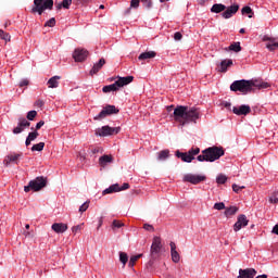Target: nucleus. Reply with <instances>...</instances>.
<instances>
[{
	"label": "nucleus",
	"mask_w": 278,
	"mask_h": 278,
	"mask_svg": "<svg viewBox=\"0 0 278 278\" xmlns=\"http://www.w3.org/2000/svg\"><path fill=\"white\" fill-rule=\"evenodd\" d=\"M123 190H129V184L124 182L122 187H119V192Z\"/></svg>",
	"instance_id": "56"
},
{
	"label": "nucleus",
	"mask_w": 278,
	"mask_h": 278,
	"mask_svg": "<svg viewBox=\"0 0 278 278\" xmlns=\"http://www.w3.org/2000/svg\"><path fill=\"white\" fill-rule=\"evenodd\" d=\"M56 10H60L61 8H64L62 2L55 4Z\"/></svg>",
	"instance_id": "59"
},
{
	"label": "nucleus",
	"mask_w": 278,
	"mask_h": 278,
	"mask_svg": "<svg viewBox=\"0 0 278 278\" xmlns=\"http://www.w3.org/2000/svg\"><path fill=\"white\" fill-rule=\"evenodd\" d=\"M240 10V5L232 4L231 7H228L222 14L223 18H231L233 14H236Z\"/></svg>",
	"instance_id": "17"
},
{
	"label": "nucleus",
	"mask_w": 278,
	"mask_h": 278,
	"mask_svg": "<svg viewBox=\"0 0 278 278\" xmlns=\"http://www.w3.org/2000/svg\"><path fill=\"white\" fill-rule=\"evenodd\" d=\"M238 213V206H230V207H227L225 210V216L229 217V216H235V214Z\"/></svg>",
	"instance_id": "30"
},
{
	"label": "nucleus",
	"mask_w": 278,
	"mask_h": 278,
	"mask_svg": "<svg viewBox=\"0 0 278 278\" xmlns=\"http://www.w3.org/2000/svg\"><path fill=\"white\" fill-rule=\"evenodd\" d=\"M182 38H184V35H181L180 31H177V33L174 34V40L179 41V40H181Z\"/></svg>",
	"instance_id": "52"
},
{
	"label": "nucleus",
	"mask_w": 278,
	"mask_h": 278,
	"mask_svg": "<svg viewBox=\"0 0 278 278\" xmlns=\"http://www.w3.org/2000/svg\"><path fill=\"white\" fill-rule=\"evenodd\" d=\"M36 116H38V112H36V111H29V112L27 113L26 118H27L28 121H34V119L36 118Z\"/></svg>",
	"instance_id": "39"
},
{
	"label": "nucleus",
	"mask_w": 278,
	"mask_h": 278,
	"mask_svg": "<svg viewBox=\"0 0 278 278\" xmlns=\"http://www.w3.org/2000/svg\"><path fill=\"white\" fill-rule=\"evenodd\" d=\"M266 48H267L269 51H275V49L278 48V42L267 43Z\"/></svg>",
	"instance_id": "48"
},
{
	"label": "nucleus",
	"mask_w": 278,
	"mask_h": 278,
	"mask_svg": "<svg viewBox=\"0 0 278 278\" xmlns=\"http://www.w3.org/2000/svg\"><path fill=\"white\" fill-rule=\"evenodd\" d=\"M239 33H240V34H245L244 28H241V29L239 30Z\"/></svg>",
	"instance_id": "63"
},
{
	"label": "nucleus",
	"mask_w": 278,
	"mask_h": 278,
	"mask_svg": "<svg viewBox=\"0 0 278 278\" xmlns=\"http://www.w3.org/2000/svg\"><path fill=\"white\" fill-rule=\"evenodd\" d=\"M35 105H36V108H42V105H45V101H42V100H37V101L35 102Z\"/></svg>",
	"instance_id": "57"
},
{
	"label": "nucleus",
	"mask_w": 278,
	"mask_h": 278,
	"mask_svg": "<svg viewBox=\"0 0 278 278\" xmlns=\"http://www.w3.org/2000/svg\"><path fill=\"white\" fill-rule=\"evenodd\" d=\"M143 7L147 8V10H151L153 8V1L148 0L143 3Z\"/></svg>",
	"instance_id": "51"
},
{
	"label": "nucleus",
	"mask_w": 278,
	"mask_h": 278,
	"mask_svg": "<svg viewBox=\"0 0 278 278\" xmlns=\"http://www.w3.org/2000/svg\"><path fill=\"white\" fill-rule=\"evenodd\" d=\"M130 8H132L134 10H138V8H140V0H131Z\"/></svg>",
	"instance_id": "41"
},
{
	"label": "nucleus",
	"mask_w": 278,
	"mask_h": 278,
	"mask_svg": "<svg viewBox=\"0 0 278 278\" xmlns=\"http://www.w3.org/2000/svg\"><path fill=\"white\" fill-rule=\"evenodd\" d=\"M34 5L31 12H37L39 16H42L45 10H53V0H34Z\"/></svg>",
	"instance_id": "8"
},
{
	"label": "nucleus",
	"mask_w": 278,
	"mask_h": 278,
	"mask_svg": "<svg viewBox=\"0 0 278 278\" xmlns=\"http://www.w3.org/2000/svg\"><path fill=\"white\" fill-rule=\"evenodd\" d=\"M43 149H45V142H39L31 147V151H42Z\"/></svg>",
	"instance_id": "36"
},
{
	"label": "nucleus",
	"mask_w": 278,
	"mask_h": 278,
	"mask_svg": "<svg viewBox=\"0 0 278 278\" xmlns=\"http://www.w3.org/2000/svg\"><path fill=\"white\" fill-rule=\"evenodd\" d=\"M105 66V59H100L98 63L93 65V67L90 71V75H97L101 68Z\"/></svg>",
	"instance_id": "21"
},
{
	"label": "nucleus",
	"mask_w": 278,
	"mask_h": 278,
	"mask_svg": "<svg viewBox=\"0 0 278 278\" xmlns=\"http://www.w3.org/2000/svg\"><path fill=\"white\" fill-rule=\"evenodd\" d=\"M155 55H157V53L155 51H147V52H142L139 56L138 60L140 62L144 61V60H153V58H155Z\"/></svg>",
	"instance_id": "22"
},
{
	"label": "nucleus",
	"mask_w": 278,
	"mask_h": 278,
	"mask_svg": "<svg viewBox=\"0 0 278 278\" xmlns=\"http://www.w3.org/2000/svg\"><path fill=\"white\" fill-rule=\"evenodd\" d=\"M30 125L31 123L25 119V117H20L17 126L13 129V134L15 135L23 134V131H25V127H30Z\"/></svg>",
	"instance_id": "14"
},
{
	"label": "nucleus",
	"mask_w": 278,
	"mask_h": 278,
	"mask_svg": "<svg viewBox=\"0 0 278 278\" xmlns=\"http://www.w3.org/2000/svg\"><path fill=\"white\" fill-rule=\"evenodd\" d=\"M253 88H257V90H266V88H270V84L257 80H235L230 85V90L232 92H241V94H249V92H253Z\"/></svg>",
	"instance_id": "2"
},
{
	"label": "nucleus",
	"mask_w": 278,
	"mask_h": 278,
	"mask_svg": "<svg viewBox=\"0 0 278 278\" xmlns=\"http://www.w3.org/2000/svg\"><path fill=\"white\" fill-rule=\"evenodd\" d=\"M249 225V219L247 218V215L241 214L238 216L237 222L233 225V231L238 232L243 227H247Z\"/></svg>",
	"instance_id": "13"
},
{
	"label": "nucleus",
	"mask_w": 278,
	"mask_h": 278,
	"mask_svg": "<svg viewBox=\"0 0 278 278\" xmlns=\"http://www.w3.org/2000/svg\"><path fill=\"white\" fill-rule=\"evenodd\" d=\"M45 27H55V17H51L48 22H46Z\"/></svg>",
	"instance_id": "42"
},
{
	"label": "nucleus",
	"mask_w": 278,
	"mask_h": 278,
	"mask_svg": "<svg viewBox=\"0 0 278 278\" xmlns=\"http://www.w3.org/2000/svg\"><path fill=\"white\" fill-rule=\"evenodd\" d=\"M72 231H73L74 233H77V231H81V225L74 226V227L72 228Z\"/></svg>",
	"instance_id": "55"
},
{
	"label": "nucleus",
	"mask_w": 278,
	"mask_h": 278,
	"mask_svg": "<svg viewBox=\"0 0 278 278\" xmlns=\"http://www.w3.org/2000/svg\"><path fill=\"white\" fill-rule=\"evenodd\" d=\"M125 224H123V222L121 220H116L114 219L112 223V229H121V227H124Z\"/></svg>",
	"instance_id": "37"
},
{
	"label": "nucleus",
	"mask_w": 278,
	"mask_h": 278,
	"mask_svg": "<svg viewBox=\"0 0 278 278\" xmlns=\"http://www.w3.org/2000/svg\"><path fill=\"white\" fill-rule=\"evenodd\" d=\"M121 127H110V126H102L96 130V136H100V138H105V136H115L119 134Z\"/></svg>",
	"instance_id": "10"
},
{
	"label": "nucleus",
	"mask_w": 278,
	"mask_h": 278,
	"mask_svg": "<svg viewBox=\"0 0 278 278\" xmlns=\"http://www.w3.org/2000/svg\"><path fill=\"white\" fill-rule=\"evenodd\" d=\"M131 81H134V76L118 77L114 84L104 86L102 91L104 93L117 92L118 88H123V86H129Z\"/></svg>",
	"instance_id": "5"
},
{
	"label": "nucleus",
	"mask_w": 278,
	"mask_h": 278,
	"mask_svg": "<svg viewBox=\"0 0 278 278\" xmlns=\"http://www.w3.org/2000/svg\"><path fill=\"white\" fill-rule=\"evenodd\" d=\"M18 157H21V154H10V155H8L9 162H18Z\"/></svg>",
	"instance_id": "40"
},
{
	"label": "nucleus",
	"mask_w": 278,
	"mask_h": 278,
	"mask_svg": "<svg viewBox=\"0 0 278 278\" xmlns=\"http://www.w3.org/2000/svg\"><path fill=\"white\" fill-rule=\"evenodd\" d=\"M201 118V110L194 106L178 105L174 110V121L179 123L181 127L188 123H197Z\"/></svg>",
	"instance_id": "1"
},
{
	"label": "nucleus",
	"mask_w": 278,
	"mask_h": 278,
	"mask_svg": "<svg viewBox=\"0 0 278 278\" xmlns=\"http://www.w3.org/2000/svg\"><path fill=\"white\" fill-rule=\"evenodd\" d=\"M12 36L10 34L3 31V29H0V40H5V42H10Z\"/></svg>",
	"instance_id": "33"
},
{
	"label": "nucleus",
	"mask_w": 278,
	"mask_h": 278,
	"mask_svg": "<svg viewBox=\"0 0 278 278\" xmlns=\"http://www.w3.org/2000/svg\"><path fill=\"white\" fill-rule=\"evenodd\" d=\"M232 112L237 116H247V114H251V106L247 104H242L239 108L233 106Z\"/></svg>",
	"instance_id": "15"
},
{
	"label": "nucleus",
	"mask_w": 278,
	"mask_h": 278,
	"mask_svg": "<svg viewBox=\"0 0 278 278\" xmlns=\"http://www.w3.org/2000/svg\"><path fill=\"white\" fill-rule=\"evenodd\" d=\"M225 155V150L216 146L206 148L202 151V154L198 155V162H216Z\"/></svg>",
	"instance_id": "3"
},
{
	"label": "nucleus",
	"mask_w": 278,
	"mask_h": 278,
	"mask_svg": "<svg viewBox=\"0 0 278 278\" xmlns=\"http://www.w3.org/2000/svg\"><path fill=\"white\" fill-rule=\"evenodd\" d=\"M88 207H90V202H85L80 207H79V212L84 213L86 212V210H88Z\"/></svg>",
	"instance_id": "47"
},
{
	"label": "nucleus",
	"mask_w": 278,
	"mask_h": 278,
	"mask_svg": "<svg viewBox=\"0 0 278 278\" xmlns=\"http://www.w3.org/2000/svg\"><path fill=\"white\" fill-rule=\"evenodd\" d=\"M162 255V239L160 237H154L151 248H150V260L148 266L152 267L156 260H160Z\"/></svg>",
	"instance_id": "4"
},
{
	"label": "nucleus",
	"mask_w": 278,
	"mask_h": 278,
	"mask_svg": "<svg viewBox=\"0 0 278 278\" xmlns=\"http://www.w3.org/2000/svg\"><path fill=\"white\" fill-rule=\"evenodd\" d=\"M170 155V151L169 150H163L157 152V160L159 162H164L165 160H168Z\"/></svg>",
	"instance_id": "27"
},
{
	"label": "nucleus",
	"mask_w": 278,
	"mask_h": 278,
	"mask_svg": "<svg viewBox=\"0 0 278 278\" xmlns=\"http://www.w3.org/2000/svg\"><path fill=\"white\" fill-rule=\"evenodd\" d=\"M40 136V134H38V130H35L33 132H29L27 138L30 142H34V140H36V138H38Z\"/></svg>",
	"instance_id": "35"
},
{
	"label": "nucleus",
	"mask_w": 278,
	"mask_h": 278,
	"mask_svg": "<svg viewBox=\"0 0 278 278\" xmlns=\"http://www.w3.org/2000/svg\"><path fill=\"white\" fill-rule=\"evenodd\" d=\"M113 192H121V186L118 184L111 185L102 192V194H113Z\"/></svg>",
	"instance_id": "23"
},
{
	"label": "nucleus",
	"mask_w": 278,
	"mask_h": 278,
	"mask_svg": "<svg viewBox=\"0 0 278 278\" xmlns=\"http://www.w3.org/2000/svg\"><path fill=\"white\" fill-rule=\"evenodd\" d=\"M114 162V157L112 155L104 154L100 156L99 164L102 168H105L109 164H112Z\"/></svg>",
	"instance_id": "20"
},
{
	"label": "nucleus",
	"mask_w": 278,
	"mask_h": 278,
	"mask_svg": "<svg viewBox=\"0 0 278 278\" xmlns=\"http://www.w3.org/2000/svg\"><path fill=\"white\" fill-rule=\"evenodd\" d=\"M269 203H274V205H277L278 198H277L276 193H274L271 197H269Z\"/></svg>",
	"instance_id": "49"
},
{
	"label": "nucleus",
	"mask_w": 278,
	"mask_h": 278,
	"mask_svg": "<svg viewBox=\"0 0 278 278\" xmlns=\"http://www.w3.org/2000/svg\"><path fill=\"white\" fill-rule=\"evenodd\" d=\"M170 247V255H172V261L174 262V264H179L181 256L179 255V252H177V245L175 244V242H170L169 243Z\"/></svg>",
	"instance_id": "18"
},
{
	"label": "nucleus",
	"mask_w": 278,
	"mask_h": 278,
	"mask_svg": "<svg viewBox=\"0 0 278 278\" xmlns=\"http://www.w3.org/2000/svg\"><path fill=\"white\" fill-rule=\"evenodd\" d=\"M256 278H268V276L266 274L257 276Z\"/></svg>",
	"instance_id": "61"
},
{
	"label": "nucleus",
	"mask_w": 278,
	"mask_h": 278,
	"mask_svg": "<svg viewBox=\"0 0 278 278\" xmlns=\"http://www.w3.org/2000/svg\"><path fill=\"white\" fill-rule=\"evenodd\" d=\"M73 4V0H63L62 5L65 10H68L71 5Z\"/></svg>",
	"instance_id": "43"
},
{
	"label": "nucleus",
	"mask_w": 278,
	"mask_h": 278,
	"mask_svg": "<svg viewBox=\"0 0 278 278\" xmlns=\"http://www.w3.org/2000/svg\"><path fill=\"white\" fill-rule=\"evenodd\" d=\"M229 66H233V61L231 59L222 61L219 70L220 73H227V68H229Z\"/></svg>",
	"instance_id": "24"
},
{
	"label": "nucleus",
	"mask_w": 278,
	"mask_h": 278,
	"mask_svg": "<svg viewBox=\"0 0 278 278\" xmlns=\"http://www.w3.org/2000/svg\"><path fill=\"white\" fill-rule=\"evenodd\" d=\"M60 76H53L48 80V88H58L60 86Z\"/></svg>",
	"instance_id": "25"
},
{
	"label": "nucleus",
	"mask_w": 278,
	"mask_h": 278,
	"mask_svg": "<svg viewBox=\"0 0 278 278\" xmlns=\"http://www.w3.org/2000/svg\"><path fill=\"white\" fill-rule=\"evenodd\" d=\"M241 13L249 14V18H253V9L251 7H243Z\"/></svg>",
	"instance_id": "34"
},
{
	"label": "nucleus",
	"mask_w": 278,
	"mask_h": 278,
	"mask_svg": "<svg viewBox=\"0 0 278 278\" xmlns=\"http://www.w3.org/2000/svg\"><path fill=\"white\" fill-rule=\"evenodd\" d=\"M52 231H55V233H64L68 229V225L63 223H54L51 226Z\"/></svg>",
	"instance_id": "19"
},
{
	"label": "nucleus",
	"mask_w": 278,
	"mask_h": 278,
	"mask_svg": "<svg viewBox=\"0 0 278 278\" xmlns=\"http://www.w3.org/2000/svg\"><path fill=\"white\" fill-rule=\"evenodd\" d=\"M224 108H226V110H231V103L230 102H223Z\"/></svg>",
	"instance_id": "58"
},
{
	"label": "nucleus",
	"mask_w": 278,
	"mask_h": 278,
	"mask_svg": "<svg viewBox=\"0 0 278 278\" xmlns=\"http://www.w3.org/2000/svg\"><path fill=\"white\" fill-rule=\"evenodd\" d=\"M42 127H45V121H40V122H38L37 124H36V131H38V129H40V128H42Z\"/></svg>",
	"instance_id": "53"
},
{
	"label": "nucleus",
	"mask_w": 278,
	"mask_h": 278,
	"mask_svg": "<svg viewBox=\"0 0 278 278\" xmlns=\"http://www.w3.org/2000/svg\"><path fill=\"white\" fill-rule=\"evenodd\" d=\"M225 10H227V7L225 4H213V7L211 8V12H213L214 14H220V12H225Z\"/></svg>",
	"instance_id": "26"
},
{
	"label": "nucleus",
	"mask_w": 278,
	"mask_h": 278,
	"mask_svg": "<svg viewBox=\"0 0 278 278\" xmlns=\"http://www.w3.org/2000/svg\"><path fill=\"white\" fill-rule=\"evenodd\" d=\"M42 188H47V177L38 176L35 179L28 182V186L24 187V192H29L33 190L34 192H40Z\"/></svg>",
	"instance_id": "6"
},
{
	"label": "nucleus",
	"mask_w": 278,
	"mask_h": 278,
	"mask_svg": "<svg viewBox=\"0 0 278 278\" xmlns=\"http://www.w3.org/2000/svg\"><path fill=\"white\" fill-rule=\"evenodd\" d=\"M94 0H73L74 5H81V8H88Z\"/></svg>",
	"instance_id": "28"
},
{
	"label": "nucleus",
	"mask_w": 278,
	"mask_h": 278,
	"mask_svg": "<svg viewBox=\"0 0 278 278\" xmlns=\"http://www.w3.org/2000/svg\"><path fill=\"white\" fill-rule=\"evenodd\" d=\"M167 112H173V105L167 106Z\"/></svg>",
	"instance_id": "62"
},
{
	"label": "nucleus",
	"mask_w": 278,
	"mask_h": 278,
	"mask_svg": "<svg viewBox=\"0 0 278 278\" xmlns=\"http://www.w3.org/2000/svg\"><path fill=\"white\" fill-rule=\"evenodd\" d=\"M143 229H146V231H155V228L153 227V225H149V224H144Z\"/></svg>",
	"instance_id": "50"
},
{
	"label": "nucleus",
	"mask_w": 278,
	"mask_h": 278,
	"mask_svg": "<svg viewBox=\"0 0 278 278\" xmlns=\"http://www.w3.org/2000/svg\"><path fill=\"white\" fill-rule=\"evenodd\" d=\"M121 111L112 104H108L102 109V111L93 117L96 121H103V118H108V116H112V114H118Z\"/></svg>",
	"instance_id": "9"
},
{
	"label": "nucleus",
	"mask_w": 278,
	"mask_h": 278,
	"mask_svg": "<svg viewBox=\"0 0 278 278\" xmlns=\"http://www.w3.org/2000/svg\"><path fill=\"white\" fill-rule=\"evenodd\" d=\"M25 86H29V80L27 79H23L21 83H20V88H23Z\"/></svg>",
	"instance_id": "54"
},
{
	"label": "nucleus",
	"mask_w": 278,
	"mask_h": 278,
	"mask_svg": "<svg viewBox=\"0 0 278 278\" xmlns=\"http://www.w3.org/2000/svg\"><path fill=\"white\" fill-rule=\"evenodd\" d=\"M228 50L233 51L235 53H240V51H242V47L240 46V42H232L228 47Z\"/></svg>",
	"instance_id": "29"
},
{
	"label": "nucleus",
	"mask_w": 278,
	"mask_h": 278,
	"mask_svg": "<svg viewBox=\"0 0 278 278\" xmlns=\"http://www.w3.org/2000/svg\"><path fill=\"white\" fill-rule=\"evenodd\" d=\"M214 210H225V203L224 202H218L214 204Z\"/></svg>",
	"instance_id": "46"
},
{
	"label": "nucleus",
	"mask_w": 278,
	"mask_h": 278,
	"mask_svg": "<svg viewBox=\"0 0 278 278\" xmlns=\"http://www.w3.org/2000/svg\"><path fill=\"white\" fill-rule=\"evenodd\" d=\"M89 153L90 155H97V153H103V149L99 147L90 148Z\"/></svg>",
	"instance_id": "38"
},
{
	"label": "nucleus",
	"mask_w": 278,
	"mask_h": 278,
	"mask_svg": "<svg viewBox=\"0 0 278 278\" xmlns=\"http://www.w3.org/2000/svg\"><path fill=\"white\" fill-rule=\"evenodd\" d=\"M232 190H233V192H236L238 194L241 190H244V186H238V185L233 184Z\"/></svg>",
	"instance_id": "45"
},
{
	"label": "nucleus",
	"mask_w": 278,
	"mask_h": 278,
	"mask_svg": "<svg viewBox=\"0 0 278 278\" xmlns=\"http://www.w3.org/2000/svg\"><path fill=\"white\" fill-rule=\"evenodd\" d=\"M140 257H142V254L131 256L128 263L129 268H134V266H136V263L138 262V260H140Z\"/></svg>",
	"instance_id": "31"
},
{
	"label": "nucleus",
	"mask_w": 278,
	"mask_h": 278,
	"mask_svg": "<svg viewBox=\"0 0 278 278\" xmlns=\"http://www.w3.org/2000/svg\"><path fill=\"white\" fill-rule=\"evenodd\" d=\"M119 262L123 263V268L127 265V262H129V256L125 252H119Z\"/></svg>",
	"instance_id": "32"
},
{
	"label": "nucleus",
	"mask_w": 278,
	"mask_h": 278,
	"mask_svg": "<svg viewBox=\"0 0 278 278\" xmlns=\"http://www.w3.org/2000/svg\"><path fill=\"white\" fill-rule=\"evenodd\" d=\"M90 53L84 48H76L73 53L75 62H85Z\"/></svg>",
	"instance_id": "11"
},
{
	"label": "nucleus",
	"mask_w": 278,
	"mask_h": 278,
	"mask_svg": "<svg viewBox=\"0 0 278 278\" xmlns=\"http://www.w3.org/2000/svg\"><path fill=\"white\" fill-rule=\"evenodd\" d=\"M216 181H217V184H226V181H227V176H225V175H219V176H217Z\"/></svg>",
	"instance_id": "44"
},
{
	"label": "nucleus",
	"mask_w": 278,
	"mask_h": 278,
	"mask_svg": "<svg viewBox=\"0 0 278 278\" xmlns=\"http://www.w3.org/2000/svg\"><path fill=\"white\" fill-rule=\"evenodd\" d=\"M257 270L255 268L239 269V276L237 278H255Z\"/></svg>",
	"instance_id": "16"
},
{
	"label": "nucleus",
	"mask_w": 278,
	"mask_h": 278,
	"mask_svg": "<svg viewBox=\"0 0 278 278\" xmlns=\"http://www.w3.org/2000/svg\"><path fill=\"white\" fill-rule=\"evenodd\" d=\"M25 144H26V147H29V144H31V141L29 140L28 137L26 138Z\"/></svg>",
	"instance_id": "60"
},
{
	"label": "nucleus",
	"mask_w": 278,
	"mask_h": 278,
	"mask_svg": "<svg viewBox=\"0 0 278 278\" xmlns=\"http://www.w3.org/2000/svg\"><path fill=\"white\" fill-rule=\"evenodd\" d=\"M263 40H264V41L270 40V38L265 36V37L263 38Z\"/></svg>",
	"instance_id": "64"
},
{
	"label": "nucleus",
	"mask_w": 278,
	"mask_h": 278,
	"mask_svg": "<svg viewBox=\"0 0 278 278\" xmlns=\"http://www.w3.org/2000/svg\"><path fill=\"white\" fill-rule=\"evenodd\" d=\"M201 153V148L192 147L188 152H180L179 150L176 151V157L180 159L182 162L190 164L195 155Z\"/></svg>",
	"instance_id": "7"
},
{
	"label": "nucleus",
	"mask_w": 278,
	"mask_h": 278,
	"mask_svg": "<svg viewBox=\"0 0 278 278\" xmlns=\"http://www.w3.org/2000/svg\"><path fill=\"white\" fill-rule=\"evenodd\" d=\"M205 179L206 177L203 175L187 174L184 176V181H187L188 184H193V186L201 184V181H205Z\"/></svg>",
	"instance_id": "12"
}]
</instances>
